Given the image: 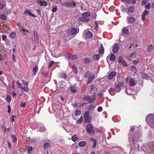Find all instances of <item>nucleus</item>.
<instances>
[{
  "instance_id": "f257e3e1",
  "label": "nucleus",
  "mask_w": 154,
  "mask_h": 154,
  "mask_svg": "<svg viewBox=\"0 0 154 154\" xmlns=\"http://www.w3.org/2000/svg\"><path fill=\"white\" fill-rule=\"evenodd\" d=\"M86 131L89 134H94L95 133L93 126L91 123L88 124L86 128Z\"/></svg>"
},
{
  "instance_id": "f03ea898",
  "label": "nucleus",
  "mask_w": 154,
  "mask_h": 154,
  "mask_svg": "<svg viewBox=\"0 0 154 154\" xmlns=\"http://www.w3.org/2000/svg\"><path fill=\"white\" fill-rule=\"evenodd\" d=\"M61 4L62 6L71 8L74 7L75 5V2L72 0H71L69 2H62Z\"/></svg>"
},
{
  "instance_id": "7ed1b4c3",
  "label": "nucleus",
  "mask_w": 154,
  "mask_h": 154,
  "mask_svg": "<svg viewBox=\"0 0 154 154\" xmlns=\"http://www.w3.org/2000/svg\"><path fill=\"white\" fill-rule=\"evenodd\" d=\"M115 88L117 92H119L121 90V87H123V83L122 82H120L115 84Z\"/></svg>"
},
{
  "instance_id": "20e7f679",
  "label": "nucleus",
  "mask_w": 154,
  "mask_h": 154,
  "mask_svg": "<svg viewBox=\"0 0 154 154\" xmlns=\"http://www.w3.org/2000/svg\"><path fill=\"white\" fill-rule=\"evenodd\" d=\"M119 45L117 43L113 45L112 51L113 53L117 54L119 51Z\"/></svg>"
},
{
  "instance_id": "39448f33",
  "label": "nucleus",
  "mask_w": 154,
  "mask_h": 154,
  "mask_svg": "<svg viewBox=\"0 0 154 154\" xmlns=\"http://www.w3.org/2000/svg\"><path fill=\"white\" fill-rule=\"evenodd\" d=\"M118 61L119 62L121 63L124 67H125L128 66V65L126 64V62L124 60L122 57L119 56L118 57Z\"/></svg>"
},
{
  "instance_id": "423d86ee",
  "label": "nucleus",
  "mask_w": 154,
  "mask_h": 154,
  "mask_svg": "<svg viewBox=\"0 0 154 154\" xmlns=\"http://www.w3.org/2000/svg\"><path fill=\"white\" fill-rule=\"evenodd\" d=\"M66 57L69 60H75L77 58V56L76 55L69 53L66 55Z\"/></svg>"
},
{
  "instance_id": "0eeeda50",
  "label": "nucleus",
  "mask_w": 154,
  "mask_h": 154,
  "mask_svg": "<svg viewBox=\"0 0 154 154\" xmlns=\"http://www.w3.org/2000/svg\"><path fill=\"white\" fill-rule=\"evenodd\" d=\"M147 118L149 121L152 123H154V116L153 114L149 115L147 116Z\"/></svg>"
},
{
  "instance_id": "6e6552de",
  "label": "nucleus",
  "mask_w": 154,
  "mask_h": 154,
  "mask_svg": "<svg viewBox=\"0 0 154 154\" xmlns=\"http://www.w3.org/2000/svg\"><path fill=\"white\" fill-rule=\"evenodd\" d=\"M34 40L36 42L38 43L39 36L38 34L37 31L34 30Z\"/></svg>"
},
{
  "instance_id": "1a4fd4ad",
  "label": "nucleus",
  "mask_w": 154,
  "mask_h": 154,
  "mask_svg": "<svg viewBox=\"0 0 154 154\" xmlns=\"http://www.w3.org/2000/svg\"><path fill=\"white\" fill-rule=\"evenodd\" d=\"M38 3L40 6H45L47 5V2L44 0H38Z\"/></svg>"
},
{
  "instance_id": "9d476101",
  "label": "nucleus",
  "mask_w": 154,
  "mask_h": 154,
  "mask_svg": "<svg viewBox=\"0 0 154 154\" xmlns=\"http://www.w3.org/2000/svg\"><path fill=\"white\" fill-rule=\"evenodd\" d=\"M149 13L147 10H144L142 16V20L143 21H144L146 19L145 16L149 14Z\"/></svg>"
},
{
  "instance_id": "9b49d317",
  "label": "nucleus",
  "mask_w": 154,
  "mask_h": 154,
  "mask_svg": "<svg viewBox=\"0 0 154 154\" xmlns=\"http://www.w3.org/2000/svg\"><path fill=\"white\" fill-rule=\"evenodd\" d=\"M70 32L72 35H75L78 33L77 29L75 28H72L71 29Z\"/></svg>"
},
{
  "instance_id": "f8f14e48",
  "label": "nucleus",
  "mask_w": 154,
  "mask_h": 154,
  "mask_svg": "<svg viewBox=\"0 0 154 154\" xmlns=\"http://www.w3.org/2000/svg\"><path fill=\"white\" fill-rule=\"evenodd\" d=\"M116 73L115 72H111L108 76V78L110 80H111L113 78V77H115L116 75Z\"/></svg>"
},
{
  "instance_id": "ddd939ff",
  "label": "nucleus",
  "mask_w": 154,
  "mask_h": 154,
  "mask_svg": "<svg viewBox=\"0 0 154 154\" xmlns=\"http://www.w3.org/2000/svg\"><path fill=\"white\" fill-rule=\"evenodd\" d=\"M122 31L123 34L125 35L128 34L129 32L128 29L126 27H124L122 30Z\"/></svg>"
},
{
  "instance_id": "4468645a",
  "label": "nucleus",
  "mask_w": 154,
  "mask_h": 154,
  "mask_svg": "<svg viewBox=\"0 0 154 154\" xmlns=\"http://www.w3.org/2000/svg\"><path fill=\"white\" fill-rule=\"evenodd\" d=\"M136 21L135 18L132 16L130 17L128 19V23H132Z\"/></svg>"
},
{
  "instance_id": "2eb2a0df",
  "label": "nucleus",
  "mask_w": 154,
  "mask_h": 154,
  "mask_svg": "<svg viewBox=\"0 0 154 154\" xmlns=\"http://www.w3.org/2000/svg\"><path fill=\"white\" fill-rule=\"evenodd\" d=\"M24 13L25 14H27L29 15L32 16L33 17H36L35 15L32 13L30 11H29V10H25Z\"/></svg>"
},
{
  "instance_id": "dca6fc26",
  "label": "nucleus",
  "mask_w": 154,
  "mask_h": 154,
  "mask_svg": "<svg viewBox=\"0 0 154 154\" xmlns=\"http://www.w3.org/2000/svg\"><path fill=\"white\" fill-rule=\"evenodd\" d=\"M24 13L25 14H27L29 15L32 16L33 17H36L35 15L32 13L30 11H29V10H25Z\"/></svg>"
},
{
  "instance_id": "f3484780",
  "label": "nucleus",
  "mask_w": 154,
  "mask_h": 154,
  "mask_svg": "<svg viewBox=\"0 0 154 154\" xmlns=\"http://www.w3.org/2000/svg\"><path fill=\"white\" fill-rule=\"evenodd\" d=\"M104 52V48L102 45H100V48L99 49V53L103 54Z\"/></svg>"
},
{
  "instance_id": "a211bd4d",
  "label": "nucleus",
  "mask_w": 154,
  "mask_h": 154,
  "mask_svg": "<svg viewBox=\"0 0 154 154\" xmlns=\"http://www.w3.org/2000/svg\"><path fill=\"white\" fill-rule=\"evenodd\" d=\"M72 70L73 72L74 73L77 74L78 72V69L75 64H73L72 66Z\"/></svg>"
},
{
  "instance_id": "6ab92c4d",
  "label": "nucleus",
  "mask_w": 154,
  "mask_h": 154,
  "mask_svg": "<svg viewBox=\"0 0 154 154\" xmlns=\"http://www.w3.org/2000/svg\"><path fill=\"white\" fill-rule=\"evenodd\" d=\"M154 50V47L152 45H149L147 51L149 52H151L153 51Z\"/></svg>"
},
{
  "instance_id": "aec40b11",
  "label": "nucleus",
  "mask_w": 154,
  "mask_h": 154,
  "mask_svg": "<svg viewBox=\"0 0 154 154\" xmlns=\"http://www.w3.org/2000/svg\"><path fill=\"white\" fill-rule=\"evenodd\" d=\"M91 60V58L87 57L83 59V61L85 64H87L89 63Z\"/></svg>"
},
{
  "instance_id": "412c9836",
  "label": "nucleus",
  "mask_w": 154,
  "mask_h": 154,
  "mask_svg": "<svg viewBox=\"0 0 154 154\" xmlns=\"http://www.w3.org/2000/svg\"><path fill=\"white\" fill-rule=\"evenodd\" d=\"M90 98H89V103H93L95 99V97L94 95H92L91 96H89Z\"/></svg>"
},
{
  "instance_id": "4be33fe9",
  "label": "nucleus",
  "mask_w": 154,
  "mask_h": 154,
  "mask_svg": "<svg viewBox=\"0 0 154 154\" xmlns=\"http://www.w3.org/2000/svg\"><path fill=\"white\" fill-rule=\"evenodd\" d=\"M84 122L85 123H88L91 122V119L89 117H85L84 118Z\"/></svg>"
},
{
  "instance_id": "5701e85b",
  "label": "nucleus",
  "mask_w": 154,
  "mask_h": 154,
  "mask_svg": "<svg viewBox=\"0 0 154 154\" xmlns=\"http://www.w3.org/2000/svg\"><path fill=\"white\" fill-rule=\"evenodd\" d=\"M80 20L81 21L84 22H88L90 20L89 18L82 16L80 18Z\"/></svg>"
},
{
  "instance_id": "b1692460",
  "label": "nucleus",
  "mask_w": 154,
  "mask_h": 154,
  "mask_svg": "<svg viewBox=\"0 0 154 154\" xmlns=\"http://www.w3.org/2000/svg\"><path fill=\"white\" fill-rule=\"evenodd\" d=\"M95 76L94 75H92L91 76H90L88 79L87 84H88L91 83L93 79L94 78Z\"/></svg>"
},
{
  "instance_id": "393cba45",
  "label": "nucleus",
  "mask_w": 154,
  "mask_h": 154,
  "mask_svg": "<svg viewBox=\"0 0 154 154\" xmlns=\"http://www.w3.org/2000/svg\"><path fill=\"white\" fill-rule=\"evenodd\" d=\"M70 91L72 92L76 93L77 91L76 88L75 86H71L70 87Z\"/></svg>"
},
{
  "instance_id": "a878e982",
  "label": "nucleus",
  "mask_w": 154,
  "mask_h": 154,
  "mask_svg": "<svg viewBox=\"0 0 154 154\" xmlns=\"http://www.w3.org/2000/svg\"><path fill=\"white\" fill-rule=\"evenodd\" d=\"M86 142L85 141H82L79 143V145L81 147H84L86 145Z\"/></svg>"
},
{
  "instance_id": "bb28decb",
  "label": "nucleus",
  "mask_w": 154,
  "mask_h": 154,
  "mask_svg": "<svg viewBox=\"0 0 154 154\" xmlns=\"http://www.w3.org/2000/svg\"><path fill=\"white\" fill-rule=\"evenodd\" d=\"M141 73H142L141 76L142 79H148L149 78V76H148L147 75L145 74L144 73L142 72H141Z\"/></svg>"
},
{
  "instance_id": "cd10ccee",
  "label": "nucleus",
  "mask_w": 154,
  "mask_h": 154,
  "mask_svg": "<svg viewBox=\"0 0 154 154\" xmlns=\"http://www.w3.org/2000/svg\"><path fill=\"white\" fill-rule=\"evenodd\" d=\"M129 84H130V85L131 86H134L136 84L134 80L133 79H131L130 80Z\"/></svg>"
},
{
  "instance_id": "c85d7f7f",
  "label": "nucleus",
  "mask_w": 154,
  "mask_h": 154,
  "mask_svg": "<svg viewBox=\"0 0 154 154\" xmlns=\"http://www.w3.org/2000/svg\"><path fill=\"white\" fill-rule=\"evenodd\" d=\"M86 36L87 38H90L92 36V32L90 31H88L86 33Z\"/></svg>"
},
{
  "instance_id": "c756f323",
  "label": "nucleus",
  "mask_w": 154,
  "mask_h": 154,
  "mask_svg": "<svg viewBox=\"0 0 154 154\" xmlns=\"http://www.w3.org/2000/svg\"><path fill=\"white\" fill-rule=\"evenodd\" d=\"M50 145V144L49 143L47 142L45 143L43 146V148H45V149H48Z\"/></svg>"
},
{
  "instance_id": "7c9ffc66",
  "label": "nucleus",
  "mask_w": 154,
  "mask_h": 154,
  "mask_svg": "<svg viewBox=\"0 0 154 154\" xmlns=\"http://www.w3.org/2000/svg\"><path fill=\"white\" fill-rule=\"evenodd\" d=\"M20 88L25 91H27L29 90V88L27 86H21Z\"/></svg>"
},
{
  "instance_id": "2f4dec72",
  "label": "nucleus",
  "mask_w": 154,
  "mask_h": 154,
  "mask_svg": "<svg viewBox=\"0 0 154 154\" xmlns=\"http://www.w3.org/2000/svg\"><path fill=\"white\" fill-rule=\"evenodd\" d=\"M38 68L37 66H35L34 68H32V71L34 75H35L36 74L38 71Z\"/></svg>"
},
{
  "instance_id": "473e14b6",
  "label": "nucleus",
  "mask_w": 154,
  "mask_h": 154,
  "mask_svg": "<svg viewBox=\"0 0 154 154\" xmlns=\"http://www.w3.org/2000/svg\"><path fill=\"white\" fill-rule=\"evenodd\" d=\"M93 58L94 60H98L100 58V56L99 54H95L93 56Z\"/></svg>"
},
{
  "instance_id": "72a5a7b5",
  "label": "nucleus",
  "mask_w": 154,
  "mask_h": 154,
  "mask_svg": "<svg viewBox=\"0 0 154 154\" xmlns=\"http://www.w3.org/2000/svg\"><path fill=\"white\" fill-rule=\"evenodd\" d=\"M91 140L93 142V147L94 148H95L96 147V144H97L96 140L93 138H91Z\"/></svg>"
},
{
  "instance_id": "f704fd0d",
  "label": "nucleus",
  "mask_w": 154,
  "mask_h": 154,
  "mask_svg": "<svg viewBox=\"0 0 154 154\" xmlns=\"http://www.w3.org/2000/svg\"><path fill=\"white\" fill-rule=\"evenodd\" d=\"M11 137L13 142L17 141V139L15 135L14 134H12Z\"/></svg>"
},
{
  "instance_id": "c9c22d12",
  "label": "nucleus",
  "mask_w": 154,
  "mask_h": 154,
  "mask_svg": "<svg viewBox=\"0 0 154 154\" xmlns=\"http://www.w3.org/2000/svg\"><path fill=\"white\" fill-rule=\"evenodd\" d=\"M90 14L88 12H85L82 14V16L84 17H88L90 16Z\"/></svg>"
},
{
  "instance_id": "e433bc0d",
  "label": "nucleus",
  "mask_w": 154,
  "mask_h": 154,
  "mask_svg": "<svg viewBox=\"0 0 154 154\" xmlns=\"http://www.w3.org/2000/svg\"><path fill=\"white\" fill-rule=\"evenodd\" d=\"M78 139L79 138L78 137V136L75 135L72 136V140L74 142H75L76 140H78Z\"/></svg>"
},
{
  "instance_id": "4c0bfd02",
  "label": "nucleus",
  "mask_w": 154,
  "mask_h": 154,
  "mask_svg": "<svg viewBox=\"0 0 154 154\" xmlns=\"http://www.w3.org/2000/svg\"><path fill=\"white\" fill-rule=\"evenodd\" d=\"M85 105V104L84 103L82 105L79 103L76 102L74 104V106L76 107H79Z\"/></svg>"
},
{
  "instance_id": "58836bf2",
  "label": "nucleus",
  "mask_w": 154,
  "mask_h": 154,
  "mask_svg": "<svg viewBox=\"0 0 154 154\" xmlns=\"http://www.w3.org/2000/svg\"><path fill=\"white\" fill-rule=\"evenodd\" d=\"M131 69L132 72L136 73L137 72V69L135 67L132 66L131 67Z\"/></svg>"
},
{
  "instance_id": "ea45409f",
  "label": "nucleus",
  "mask_w": 154,
  "mask_h": 154,
  "mask_svg": "<svg viewBox=\"0 0 154 154\" xmlns=\"http://www.w3.org/2000/svg\"><path fill=\"white\" fill-rule=\"evenodd\" d=\"M116 58V56L113 54H111L110 56V59L111 61H113L115 60Z\"/></svg>"
},
{
  "instance_id": "a19ab883",
  "label": "nucleus",
  "mask_w": 154,
  "mask_h": 154,
  "mask_svg": "<svg viewBox=\"0 0 154 154\" xmlns=\"http://www.w3.org/2000/svg\"><path fill=\"white\" fill-rule=\"evenodd\" d=\"M33 149L32 147L31 146H29L27 148V152L28 153H30Z\"/></svg>"
},
{
  "instance_id": "79ce46f5",
  "label": "nucleus",
  "mask_w": 154,
  "mask_h": 154,
  "mask_svg": "<svg viewBox=\"0 0 154 154\" xmlns=\"http://www.w3.org/2000/svg\"><path fill=\"white\" fill-rule=\"evenodd\" d=\"M83 118L82 116H81L78 120L76 121V123L78 124L82 123L83 121Z\"/></svg>"
},
{
  "instance_id": "37998d69",
  "label": "nucleus",
  "mask_w": 154,
  "mask_h": 154,
  "mask_svg": "<svg viewBox=\"0 0 154 154\" xmlns=\"http://www.w3.org/2000/svg\"><path fill=\"white\" fill-rule=\"evenodd\" d=\"M90 75V72L89 71H87V72H86L85 74L84 75V77L85 78H87L89 75Z\"/></svg>"
},
{
  "instance_id": "c03bdc74",
  "label": "nucleus",
  "mask_w": 154,
  "mask_h": 154,
  "mask_svg": "<svg viewBox=\"0 0 154 154\" xmlns=\"http://www.w3.org/2000/svg\"><path fill=\"white\" fill-rule=\"evenodd\" d=\"M0 19L2 20H5L6 19V17L4 14H1L0 15Z\"/></svg>"
},
{
  "instance_id": "a18cd8bd",
  "label": "nucleus",
  "mask_w": 154,
  "mask_h": 154,
  "mask_svg": "<svg viewBox=\"0 0 154 154\" xmlns=\"http://www.w3.org/2000/svg\"><path fill=\"white\" fill-rule=\"evenodd\" d=\"M6 100L9 102H10L11 100V96L9 95L7 96Z\"/></svg>"
},
{
  "instance_id": "49530a36",
  "label": "nucleus",
  "mask_w": 154,
  "mask_h": 154,
  "mask_svg": "<svg viewBox=\"0 0 154 154\" xmlns=\"http://www.w3.org/2000/svg\"><path fill=\"white\" fill-rule=\"evenodd\" d=\"M81 111L80 110L76 109L75 111V114L76 115H79L80 114Z\"/></svg>"
},
{
  "instance_id": "de8ad7c7",
  "label": "nucleus",
  "mask_w": 154,
  "mask_h": 154,
  "mask_svg": "<svg viewBox=\"0 0 154 154\" xmlns=\"http://www.w3.org/2000/svg\"><path fill=\"white\" fill-rule=\"evenodd\" d=\"M16 34L15 33H14V32H11V33L10 34V36L13 38H14L16 36Z\"/></svg>"
},
{
  "instance_id": "09e8293b",
  "label": "nucleus",
  "mask_w": 154,
  "mask_h": 154,
  "mask_svg": "<svg viewBox=\"0 0 154 154\" xmlns=\"http://www.w3.org/2000/svg\"><path fill=\"white\" fill-rule=\"evenodd\" d=\"M4 6L5 4L4 3L0 2V10L3 9Z\"/></svg>"
},
{
  "instance_id": "8fccbe9b",
  "label": "nucleus",
  "mask_w": 154,
  "mask_h": 154,
  "mask_svg": "<svg viewBox=\"0 0 154 154\" xmlns=\"http://www.w3.org/2000/svg\"><path fill=\"white\" fill-rule=\"evenodd\" d=\"M145 8L147 9H149L150 8V4L149 3H148L145 6Z\"/></svg>"
},
{
  "instance_id": "3c124183",
  "label": "nucleus",
  "mask_w": 154,
  "mask_h": 154,
  "mask_svg": "<svg viewBox=\"0 0 154 154\" xmlns=\"http://www.w3.org/2000/svg\"><path fill=\"white\" fill-rule=\"evenodd\" d=\"M89 117V113L88 111H86L84 114V118Z\"/></svg>"
},
{
  "instance_id": "603ef678",
  "label": "nucleus",
  "mask_w": 154,
  "mask_h": 154,
  "mask_svg": "<svg viewBox=\"0 0 154 154\" xmlns=\"http://www.w3.org/2000/svg\"><path fill=\"white\" fill-rule=\"evenodd\" d=\"M2 128L4 129L5 133L6 132L7 129L5 124H3L2 126Z\"/></svg>"
},
{
  "instance_id": "864d4df0",
  "label": "nucleus",
  "mask_w": 154,
  "mask_h": 154,
  "mask_svg": "<svg viewBox=\"0 0 154 154\" xmlns=\"http://www.w3.org/2000/svg\"><path fill=\"white\" fill-rule=\"evenodd\" d=\"M148 2V0H143L141 2V4L142 5H145Z\"/></svg>"
},
{
  "instance_id": "5fc2aeb1",
  "label": "nucleus",
  "mask_w": 154,
  "mask_h": 154,
  "mask_svg": "<svg viewBox=\"0 0 154 154\" xmlns=\"http://www.w3.org/2000/svg\"><path fill=\"white\" fill-rule=\"evenodd\" d=\"M22 83L24 85H26L27 86H28L29 85V83L27 82H25L23 80H22Z\"/></svg>"
},
{
  "instance_id": "6e6d98bb",
  "label": "nucleus",
  "mask_w": 154,
  "mask_h": 154,
  "mask_svg": "<svg viewBox=\"0 0 154 154\" xmlns=\"http://www.w3.org/2000/svg\"><path fill=\"white\" fill-rule=\"evenodd\" d=\"M89 98H90L89 96H86L84 97V99L85 100L88 101L89 102Z\"/></svg>"
},
{
  "instance_id": "4d7b16f0",
  "label": "nucleus",
  "mask_w": 154,
  "mask_h": 154,
  "mask_svg": "<svg viewBox=\"0 0 154 154\" xmlns=\"http://www.w3.org/2000/svg\"><path fill=\"white\" fill-rule=\"evenodd\" d=\"M61 76L64 79H66L67 78L66 75L65 73H63L61 74Z\"/></svg>"
},
{
  "instance_id": "13d9d810",
  "label": "nucleus",
  "mask_w": 154,
  "mask_h": 154,
  "mask_svg": "<svg viewBox=\"0 0 154 154\" xmlns=\"http://www.w3.org/2000/svg\"><path fill=\"white\" fill-rule=\"evenodd\" d=\"M54 61H51L50 62V64H49V65L48 66V68H50L51 66L53 64H54Z\"/></svg>"
},
{
  "instance_id": "bf43d9fd",
  "label": "nucleus",
  "mask_w": 154,
  "mask_h": 154,
  "mask_svg": "<svg viewBox=\"0 0 154 154\" xmlns=\"http://www.w3.org/2000/svg\"><path fill=\"white\" fill-rule=\"evenodd\" d=\"M26 106V104L25 103H21L20 106L21 107H23V108H24Z\"/></svg>"
},
{
  "instance_id": "052dcab7",
  "label": "nucleus",
  "mask_w": 154,
  "mask_h": 154,
  "mask_svg": "<svg viewBox=\"0 0 154 154\" xmlns=\"http://www.w3.org/2000/svg\"><path fill=\"white\" fill-rule=\"evenodd\" d=\"M102 109L103 108L101 106H99L97 109V111L99 112H101L102 111Z\"/></svg>"
},
{
  "instance_id": "680f3d73",
  "label": "nucleus",
  "mask_w": 154,
  "mask_h": 154,
  "mask_svg": "<svg viewBox=\"0 0 154 154\" xmlns=\"http://www.w3.org/2000/svg\"><path fill=\"white\" fill-rule=\"evenodd\" d=\"M48 73L46 72H44L41 73V74L45 76H46L47 75Z\"/></svg>"
},
{
  "instance_id": "e2e57ef3",
  "label": "nucleus",
  "mask_w": 154,
  "mask_h": 154,
  "mask_svg": "<svg viewBox=\"0 0 154 154\" xmlns=\"http://www.w3.org/2000/svg\"><path fill=\"white\" fill-rule=\"evenodd\" d=\"M16 82L17 85H18V87L19 88H20V87H21V86H22L21 83L19 81H17Z\"/></svg>"
},
{
  "instance_id": "0e129e2a",
  "label": "nucleus",
  "mask_w": 154,
  "mask_h": 154,
  "mask_svg": "<svg viewBox=\"0 0 154 154\" xmlns=\"http://www.w3.org/2000/svg\"><path fill=\"white\" fill-rule=\"evenodd\" d=\"M8 112L10 113L11 112V108L10 105H8Z\"/></svg>"
},
{
  "instance_id": "69168bd1",
  "label": "nucleus",
  "mask_w": 154,
  "mask_h": 154,
  "mask_svg": "<svg viewBox=\"0 0 154 154\" xmlns=\"http://www.w3.org/2000/svg\"><path fill=\"white\" fill-rule=\"evenodd\" d=\"M2 39L3 40L5 41V39L7 37L6 35H2Z\"/></svg>"
},
{
  "instance_id": "338daca9",
  "label": "nucleus",
  "mask_w": 154,
  "mask_h": 154,
  "mask_svg": "<svg viewBox=\"0 0 154 154\" xmlns=\"http://www.w3.org/2000/svg\"><path fill=\"white\" fill-rule=\"evenodd\" d=\"M94 88V86L93 85H91L90 86V88L91 89V90H92Z\"/></svg>"
},
{
  "instance_id": "774afa93",
  "label": "nucleus",
  "mask_w": 154,
  "mask_h": 154,
  "mask_svg": "<svg viewBox=\"0 0 154 154\" xmlns=\"http://www.w3.org/2000/svg\"><path fill=\"white\" fill-rule=\"evenodd\" d=\"M94 130L96 132H101V131L99 128H94Z\"/></svg>"
}]
</instances>
